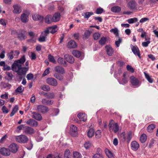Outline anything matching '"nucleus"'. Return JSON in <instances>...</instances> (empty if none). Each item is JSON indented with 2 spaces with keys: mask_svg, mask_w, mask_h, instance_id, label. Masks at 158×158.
<instances>
[{
  "mask_svg": "<svg viewBox=\"0 0 158 158\" xmlns=\"http://www.w3.org/2000/svg\"><path fill=\"white\" fill-rule=\"evenodd\" d=\"M18 145L15 143L11 144L9 146V150L11 152L15 153L18 150Z\"/></svg>",
  "mask_w": 158,
  "mask_h": 158,
  "instance_id": "14",
  "label": "nucleus"
},
{
  "mask_svg": "<svg viewBox=\"0 0 158 158\" xmlns=\"http://www.w3.org/2000/svg\"><path fill=\"white\" fill-rule=\"evenodd\" d=\"M106 41V38L105 37H103L101 38L99 41V43L100 45H103L105 44Z\"/></svg>",
  "mask_w": 158,
  "mask_h": 158,
  "instance_id": "41",
  "label": "nucleus"
},
{
  "mask_svg": "<svg viewBox=\"0 0 158 158\" xmlns=\"http://www.w3.org/2000/svg\"><path fill=\"white\" fill-rule=\"evenodd\" d=\"M7 56H8V58L10 60L12 59L14 57L12 51L8 53L7 54Z\"/></svg>",
  "mask_w": 158,
  "mask_h": 158,
  "instance_id": "60",
  "label": "nucleus"
},
{
  "mask_svg": "<svg viewBox=\"0 0 158 158\" xmlns=\"http://www.w3.org/2000/svg\"><path fill=\"white\" fill-rule=\"evenodd\" d=\"M77 128L76 126L73 125H71L70 126V132L72 135L73 133H77Z\"/></svg>",
  "mask_w": 158,
  "mask_h": 158,
  "instance_id": "31",
  "label": "nucleus"
},
{
  "mask_svg": "<svg viewBox=\"0 0 158 158\" xmlns=\"http://www.w3.org/2000/svg\"><path fill=\"white\" fill-rule=\"evenodd\" d=\"M1 86L4 88H10L11 86V85L9 83L4 82H1Z\"/></svg>",
  "mask_w": 158,
  "mask_h": 158,
  "instance_id": "52",
  "label": "nucleus"
},
{
  "mask_svg": "<svg viewBox=\"0 0 158 158\" xmlns=\"http://www.w3.org/2000/svg\"><path fill=\"white\" fill-rule=\"evenodd\" d=\"M100 36V34L98 32L95 33L93 35V37L94 40H97Z\"/></svg>",
  "mask_w": 158,
  "mask_h": 158,
  "instance_id": "61",
  "label": "nucleus"
},
{
  "mask_svg": "<svg viewBox=\"0 0 158 158\" xmlns=\"http://www.w3.org/2000/svg\"><path fill=\"white\" fill-rule=\"evenodd\" d=\"M132 138V133L131 132H129L128 134L127 135V142L128 143H129L130 142V140H131V139Z\"/></svg>",
  "mask_w": 158,
  "mask_h": 158,
  "instance_id": "54",
  "label": "nucleus"
},
{
  "mask_svg": "<svg viewBox=\"0 0 158 158\" xmlns=\"http://www.w3.org/2000/svg\"><path fill=\"white\" fill-rule=\"evenodd\" d=\"M87 136L89 138H91L94 136V129L90 128L87 131Z\"/></svg>",
  "mask_w": 158,
  "mask_h": 158,
  "instance_id": "29",
  "label": "nucleus"
},
{
  "mask_svg": "<svg viewBox=\"0 0 158 158\" xmlns=\"http://www.w3.org/2000/svg\"><path fill=\"white\" fill-rule=\"evenodd\" d=\"M58 62L60 64H66V62L65 61L63 58H59L57 60Z\"/></svg>",
  "mask_w": 158,
  "mask_h": 158,
  "instance_id": "55",
  "label": "nucleus"
},
{
  "mask_svg": "<svg viewBox=\"0 0 158 158\" xmlns=\"http://www.w3.org/2000/svg\"><path fill=\"white\" fill-rule=\"evenodd\" d=\"M16 141L21 143H27L28 140V137L24 135H20L15 137Z\"/></svg>",
  "mask_w": 158,
  "mask_h": 158,
  "instance_id": "5",
  "label": "nucleus"
},
{
  "mask_svg": "<svg viewBox=\"0 0 158 158\" xmlns=\"http://www.w3.org/2000/svg\"><path fill=\"white\" fill-rule=\"evenodd\" d=\"M77 46L75 42L73 40L69 41L67 44L68 47L70 48H75Z\"/></svg>",
  "mask_w": 158,
  "mask_h": 158,
  "instance_id": "25",
  "label": "nucleus"
},
{
  "mask_svg": "<svg viewBox=\"0 0 158 158\" xmlns=\"http://www.w3.org/2000/svg\"><path fill=\"white\" fill-rule=\"evenodd\" d=\"M46 81L48 84L53 86H56L57 85V81L53 78L50 77L47 78Z\"/></svg>",
  "mask_w": 158,
  "mask_h": 158,
  "instance_id": "10",
  "label": "nucleus"
},
{
  "mask_svg": "<svg viewBox=\"0 0 158 158\" xmlns=\"http://www.w3.org/2000/svg\"><path fill=\"white\" fill-rule=\"evenodd\" d=\"M138 21V19L136 18H131L127 20V22L129 23H132L134 22H136Z\"/></svg>",
  "mask_w": 158,
  "mask_h": 158,
  "instance_id": "51",
  "label": "nucleus"
},
{
  "mask_svg": "<svg viewBox=\"0 0 158 158\" xmlns=\"http://www.w3.org/2000/svg\"><path fill=\"white\" fill-rule=\"evenodd\" d=\"M48 34L45 31L43 32L40 37L39 38L38 40L40 42H44L45 40V37L47 36Z\"/></svg>",
  "mask_w": 158,
  "mask_h": 158,
  "instance_id": "26",
  "label": "nucleus"
},
{
  "mask_svg": "<svg viewBox=\"0 0 158 158\" xmlns=\"http://www.w3.org/2000/svg\"><path fill=\"white\" fill-rule=\"evenodd\" d=\"M144 74L145 77L147 80L150 83H152L153 82V79L150 76L149 74L147 73L146 72H144Z\"/></svg>",
  "mask_w": 158,
  "mask_h": 158,
  "instance_id": "36",
  "label": "nucleus"
},
{
  "mask_svg": "<svg viewBox=\"0 0 158 158\" xmlns=\"http://www.w3.org/2000/svg\"><path fill=\"white\" fill-rule=\"evenodd\" d=\"M102 131L100 130L97 131L95 132V138L97 139H99L102 136Z\"/></svg>",
  "mask_w": 158,
  "mask_h": 158,
  "instance_id": "45",
  "label": "nucleus"
},
{
  "mask_svg": "<svg viewBox=\"0 0 158 158\" xmlns=\"http://www.w3.org/2000/svg\"><path fill=\"white\" fill-rule=\"evenodd\" d=\"M147 139V136L145 134H143L140 138V140L142 143H144Z\"/></svg>",
  "mask_w": 158,
  "mask_h": 158,
  "instance_id": "46",
  "label": "nucleus"
},
{
  "mask_svg": "<svg viewBox=\"0 0 158 158\" xmlns=\"http://www.w3.org/2000/svg\"><path fill=\"white\" fill-rule=\"evenodd\" d=\"M155 128V125L153 124H151L149 125L147 128V131L149 132H151L153 131L154 128Z\"/></svg>",
  "mask_w": 158,
  "mask_h": 158,
  "instance_id": "39",
  "label": "nucleus"
},
{
  "mask_svg": "<svg viewBox=\"0 0 158 158\" xmlns=\"http://www.w3.org/2000/svg\"><path fill=\"white\" fill-rule=\"evenodd\" d=\"M18 37L21 40H23L25 39V36L22 33H19L18 35Z\"/></svg>",
  "mask_w": 158,
  "mask_h": 158,
  "instance_id": "62",
  "label": "nucleus"
},
{
  "mask_svg": "<svg viewBox=\"0 0 158 158\" xmlns=\"http://www.w3.org/2000/svg\"><path fill=\"white\" fill-rule=\"evenodd\" d=\"M7 21L4 19H0V24L5 27L6 25Z\"/></svg>",
  "mask_w": 158,
  "mask_h": 158,
  "instance_id": "57",
  "label": "nucleus"
},
{
  "mask_svg": "<svg viewBox=\"0 0 158 158\" xmlns=\"http://www.w3.org/2000/svg\"><path fill=\"white\" fill-rule=\"evenodd\" d=\"M54 77L60 81L63 79V76L60 74L56 73L54 74Z\"/></svg>",
  "mask_w": 158,
  "mask_h": 158,
  "instance_id": "50",
  "label": "nucleus"
},
{
  "mask_svg": "<svg viewBox=\"0 0 158 158\" xmlns=\"http://www.w3.org/2000/svg\"><path fill=\"white\" fill-rule=\"evenodd\" d=\"M19 110L18 106L17 105L15 106L13 108L12 112H11L10 116H13Z\"/></svg>",
  "mask_w": 158,
  "mask_h": 158,
  "instance_id": "37",
  "label": "nucleus"
},
{
  "mask_svg": "<svg viewBox=\"0 0 158 158\" xmlns=\"http://www.w3.org/2000/svg\"><path fill=\"white\" fill-rule=\"evenodd\" d=\"M127 74V73L126 72H125L124 73L123 75V78L122 80L119 81V83L120 84L124 85L127 83V78L126 77V76Z\"/></svg>",
  "mask_w": 158,
  "mask_h": 158,
  "instance_id": "22",
  "label": "nucleus"
},
{
  "mask_svg": "<svg viewBox=\"0 0 158 158\" xmlns=\"http://www.w3.org/2000/svg\"><path fill=\"white\" fill-rule=\"evenodd\" d=\"M53 102L52 100H47L45 98H43L42 100V103L44 104L48 105H51L53 104Z\"/></svg>",
  "mask_w": 158,
  "mask_h": 158,
  "instance_id": "28",
  "label": "nucleus"
},
{
  "mask_svg": "<svg viewBox=\"0 0 158 158\" xmlns=\"http://www.w3.org/2000/svg\"><path fill=\"white\" fill-rule=\"evenodd\" d=\"M29 69V67H12V70L17 73L18 75L22 76L25 75Z\"/></svg>",
  "mask_w": 158,
  "mask_h": 158,
  "instance_id": "1",
  "label": "nucleus"
},
{
  "mask_svg": "<svg viewBox=\"0 0 158 158\" xmlns=\"http://www.w3.org/2000/svg\"><path fill=\"white\" fill-rule=\"evenodd\" d=\"M24 90L23 88L21 86L18 87L15 90L16 92L22 93L23 92Z\"/></svg>",
  "mask_w": 158,
  "mask_h": 158,
  "instance_id": "56",
  "label": "nucleus"
},
{
  "mask_svg": "<svg viewBox=\"0 0 158 158\" xmlns=\"http://www.w3.org/2000/svg\"><path fill=\"white\" fill-rule=\"evenodd\" d=\"M29 14L28 13H23L20 16V19L22 22L23 23H26L29 20Z\"/></svg>",
  "mask_w": 158,
  "mask_h": 158,
  "instance_id": "8",
  "label": "nucleus"
},
{
  "mask_svg": "<svg viewBox=\"0 0 158 158\" xmlns=\"http://www.w3.org/2000/svg\"><path fill=\"white\" fill-rule=\"evenodd\" d=\"M45 22L48 24L51 23L52 22V16L50 15H48L46 16L45 19Z\"/></svg>",
  "mask_w": 158,
  "mask_h": 158,
  "instance_id": "30",
  "label": "nucleus"
},
{
  "mask_svg": "<svg viewBox=\"0 0 158 158\" xmlns=\"http://www.w3.org/2000/svg\"><path fill=\"white\" fill-rule=\"evenodd\" d=\"M64 158H71V155H70V152L69 150L66 149L65 151Z\"/></svg>",
  "mask_w": 158,
  "mask_h": 158,
  "instance_id": "44",
  "label": "nucleus"
},
{
  "mask_svg": "<svg viewBox=\"0 0 158 158\" xmlns=\"http://www.w3.org/2000/svg\"><path fill=\"white\" fill-rule=\"evenodd\" d=\"M127 2V6L130 10H135L137 9V4L135 0H125Z\"/></svg>",
  "mask_w": 158,
  "mask_h": 158,
  "instance_id": "3",
  "label": "nucleus"
},
{
  "mask_svg": "<svg viewBox=\"0 0 158 158\" xmlns=\"http://www.w3.org/2000/svg\"><path fill=\"white\" fill-rule=\"evenodd\" d=\"M131 49L132 52L135 56H137L139 58H141L140 52L137 46H133Z\"/></svg>",
  "mask_w": 158,
  "mask_h": 158,
  "instance_id": "16",
  "label": "nucleus"
},
{
  "mask_svg": "<svg viewBox=\"0 0 158 158\" xmlns=\"http://www.w3.org/2000/svg\"><path fill=\"white\" fill-rule=\"evenodd\" d=\"M57 30V27L54 25L52 27H48L45 31L48 34L49 33L53 34L56 32Z\"/></svg>",
  "mask_w": 158,
  "mask_h": 158,
  "instance_id": "11",
  "label": "nucleus"
},
{
  "mask_svg": "<svg viewBox=\"0 0 158 158\" xmlns=\"http://www.w3.org/2000/svg\"><path fill=\"white\" fill-rule=\"evenodd\" d=\"M60 15L59 13H56L52 16V21L56 22L59 21L60 19Z\"/></svg>",
  "mask_w": 158,
  "mask_h": 158,
  "instance_id": "17",
  "label": "nucleus"
},
{
  "mask_svg": "<svg viewBox=\"0 0 158 158\" xmlns=\"http://www.w3.org/2000/svg\"><path fill=\"white\" fill-rule=\"evenodd\" d=\"M54 70L55 72L61 74H63L65 73L64 69L59 66L55 67L54 68Z\"/></svg>",
  "mask_w": 158,
  "mask_h": 158,
  "instance_id": "20",
  "label": "nucleus"
},
{
  "mask_svg": "<svg viewBox=\"0 0 158 158\" xmlns=\"http://www.w3.org/2000/svg\"><path fill=\"white\" fill-rule=\"evenodd\" d=\"M106 51L107 54L109 56H111L114 52V50L111 46L109 45H106L105 47Z\"/></svg>",
  "mask_w": 158,
  "mask_h": 158,
  "instance_id": "21",
  "label": "nucleus"
},
{
  "mask_svg": "<svg viewBox=\"0 0 158 158\" xmlns=\"http://www.w3.org/2000/svg\"><path fill=\"white\" fill-rule=\"evenodd\" d=\"M93 158H103V157L101 153H98L94 155Z\"/></svg>",
  "mask_w": 158,
  "mask_h": 158,
  "instance_id": "53",
  "label": "nucleus"
},
{
  "mask_svg": "<svg viewBox=\"0 0 158 158\" xmlns=\"http://www.w3.org/2000/svg\"><path fill=\"white\" fill-rule=\"evenodd\" d=\"M127 69L128 71L131 73H133L134 72V69L130 65H127Z\"/></svg>",
  "mask_w": 158,
  "mask_h": 158,
  "instance_id": "63",
  "label": "nucleus"
},
{
  "mask_svg": "<svg viewBox=\"0 0 158 158\" xmlns=\"http://www.w3.org/2000/svg\"><path fill=\"white\" fill-rule=\"evenodd\" d=\"M105 152L106 155L109 158H114L113 154L108 149H105Z\"/></svg>",
  "mask_w": 158,
  "mask_h": 158,
  "instance_id": "32",
  "label": "nucleus"
},
{
  "mask_svg": "<svg viewBox=\"0 0 158 158\" xmlns=\"http://www.w3.org/2000/svg\"><path fill=\"white\" fill-rule=\"evenodd\" d=\"M25 126L23 125H21L17 127L16 131L18 132H19L21 130L23 129V132L24 131V128Z\"/></svg>",
  "mask_w": 158,
  "mask_h": 158,
  "instance_id": "58",
  "label": "nucleus"
},
{
  "mask_svg": "<svg viewBox=\"0 0 158 158\" xmlns=\"http://www.w3.org/2000/svg\"><path fill=\"white\" fill-rule=\"evenodd\" d=\"M8 93L5 92V94L0 96V98L2 99H6L8 98Z\"/></svg>",
  "mask_w": 158,
  "mask_h": 158,
  "instance_id": "59",
  "label": "nucleus"
},
{
  "mask_svg": "<svg viewBox=\"0 0 158 158\" xmlns=\"http://www.w3.org/2000/svg\"><path fill=\"white\" fill-rule=\"evenodd\" d=\"M91 34L89 30H86L85 32L83 38L84 39H87L90 36Z\"/></svg>",
  "mask_w": 158,
  "mask_h": 158,
  "instance_id": "47",
  "label": "nucleus"
},
{
  "mask_svg": "<svg viewBox=\"0 0 158 158\" xmlns=\"http://www.w3.org/2000/svg\"><path fill=\"white\" fill-rule=\"evenodd\" d=\"M74 158H81L82 156L79 152H74L73 153Z\"/></svg>",
  "mask_w": 158,
  "mask_h": 158,
  "instance_id": "48",
  "label": "nucleus"
},
{
  "mask_svg": "<svg viewBox=\"0 0 158 158\" xmlns=\"http://www.w3.org/2000/svg\"><path fill=\"white\" fill-rule=\"evenodd\" d=\"M103 11V9L101 7H99L97 9L96 13L98 14H101L102 13Z\"/></svg>",
  "mask_w": 158,
  "mask_h": 158,
  "instance_id": "64",
  "label": "nucleus"
},
{
  "mask_svg": "<svg viewBox=\"0 0 158 158\" xmlns=\"http://www.w3.org/2000/svg\"><path fill=\"white\" fill-rule=\"evenodd\" d=\"M130 81L131 84L133 86L138 87L140 85V84L139 80L134 76L130 77Z\"/></svg>",
  "mask_w": 158,
  "mask_h": 158,
  "instance_id": "6",
  "label": "nucleus"
},
{
  "mask_svg": "<svg viewBox=\"0 0 158 158\" xmlns=\"http://www.w3.org/2000/svg\"><path fill=\"white\" fill-rule=\"evenodd\" d=\"M93 15V13L92 12L83 13L82 14V15L84 16V18H88Z\"/></svg>",
  "mask_w": 158,
  "mask_h": 158,
  "instance_id": "38",
  "label": "nucleus"
},
{
  "mask_svg": "<svg viewBox=\"0 0 158 158\" xmlns=\"http://www.w3.org/2000/svg\"><path fill=\"white\" fill-rule=\"evenodd\" d=\"M29 56L32 60H35L36 58V54L34 52H29Z\"/></svg>",
  "mask_w": 158,
  "mask_h": 158,
  "instance_id": "42",
  "label": "nucleus"
},
{
  "mask_svg": "<svg viewBox=\"0 0 158 158\" xmlns=\"http://www.w3.org/2000/svg\"><path fill=\"white\" fill-rule=\"evenodd\" d=\"M77 117L80 119V121L85 122L86 121L87 119L86 115L85 114L80 113L77 114Z\"/></svg>",
  "mask_w": 158,
  "mask_h": 158,
  "instance_id": "24",
  "label": "nucleus"
},
{
  "mask_svg": "<svg viewBox=\"0 0 158 158\" xmlns=\"http://www.w3.org/2000/svg\"><path fill=\"white\" fill-rule=\"evenodd\" d=\"M26 60L25 56H23L19 59L15 61L12 65V67H19L22 66L21 64H23Z\"/></svg>",
  "mask_w": 158,
  "mask_h": 158,
  "instance_id": "4",
  "label": "nucleus"
},
{
  "mask_svg": "<svg viewBox=\"0 0 158 158\" xmlns=\"http://www.w3.org/2000/svg\"><path fill=\"white\" fill-rule=\"evenodd\" d=\"M14 10L13 12L15 14H19L22 11V9L21 7L18 4H16L13 6Z\"/></svg>",
  "mask_w": 158,
  "mask_h": 158,
  "instance_id": "13",
  "label": "nucleus"
},
{
  "mask_svg": "<svg viewBox=\"0 0 158 158\" xmlns=\"http://www.w3.org/2000/svg\"><path fill=\"white\" fill-rule=\"evenodd\" d=\"M44 95L45 97L49 98H53L55 96V95L53 93H45Z\"/></svg>",
  "mask_w": 158,
  "mask_h": 158,
  "instance_id": "40",
  "label": "nucleus"
},
{
  "mask_svg": "<svg viewBox=\"0 0 158 158\" xmlns=\"http://www.w3.org/2000/svg\"><path fill=\"white\" fill-rule=\"evenodd\" d=\"M121 10V8L118 6H114L111 8V11L115 13L118 12L120 11Z\"/></svg>",
  "mask_w": 158,
  "mask_h": 158,
  "instance_id": "35",
  "label": "nucleus"
},
{
  "mask_svg": "<svg viewBox=\"0 0 158 158\" xmlns=\"http://www.w3.org/2000/svg\"><path fill=\"white\" fill-rule=\"evenodd\" d=\"M120 139L123 142H124L126 140L127 137L126 136V133L125 132H123L121 134Z\"/></svg>",
  "mask_w": 158,
  "mask_h": 158,
  "instance_id": "43",
  "label": "nucleus"
},
{
  "mask_svg": "<svg viewBox=\"0 0 158 158\" xmlns=\"http://www.w3.org/2000/svg\"><path fill=\"white\" fill-rule=\"evenodd\" d=\"M73 55L77 58L79 57L81 55V52L79 51L74 50L72 52Z\"/></svg>",
  "mask_w": 158,
  "mask_h": 158,
  "instance_id": "34",
  "label": "nucleus"
},
{
  "mask_svg": "<svg viewBox=\"0 0 158 158\" xmlns=\"http://www.w3.org/2000/svg\"><path fill=\"white\" fill-rule=\"evenodd\" d=\"M109 129L110 132H114V133H116L118 131L119 126L117 123H114V121L110 120L109 123Z\"/></svg>",
  "mask_w": 158,
  "mask_h": 158,
  "instance_id": "2",
  "label": "nucleus"
},
{
  "mask_svg": "<svg viewBox=\"0 0 158 158\" xmlns=\"http://www.w3.org/2000/svg\"><path fill=\"white\" fill-rule=\"evenodd\" d=\"M118 31V30L117 28H115L111 29L110 30V32L114 34L116 37H117L119 36Z\"/></svg>",
  "mask_w": 158,
  "mask_h": 158,
  "instance_id": "33",
  "label": "nucleus"
},
{
  "mask_svg": "<svg viewBox=\"0 0 158 158\" xmlns=\"http://www.w3.org/2000/svg\"><path fill=\"white\" fill-rule=\"evenodd\" d=\"M35 131L33 128L27 126H25L24 128L23 132L29 135H32L34 133Z\"/></svg>",
  "mask_w": 158,
  "mask_h": 158,
  "instance_id": "9",
  "label": "nucleus"
},
{
  "mask_svg": "<svg viewBox=\"0 0 158 158\" xmlns=\"http://www.w3.org/2000/svg\"><path fill=\"white\" fill-rule=\"evenodd\" d=\"M32 117L33 118L39 121L42 120V117L40 114L36 112H32Z\"/></svg>",
  "mask_w": 158,
  "mask_h": 158,
  "instance_id": "19",
  "label": "nucleus"
},
{
  "mask_svg": "<svg viewBox=\"0 0 158 158\" xmlns=\"http://www.w3.org/2000/svg\"><path fill=\"white\" fill-rule=\"evenodd\" d=\"M64 59L68 62L70 63H73L74 61V59L73 56L71 55L66 54L64 56Z\"/></svg>",
  "mask_w": 158,
  "mask_h": 158,
  "instance_id": "18",
  "label": "nucleus"
},
{
  "mask_svg": "<svg viewBox=\"0 0 158 158\" xmlns=\"http://www.w3.org/2000/svg\"><path fill=\"white\" fill-rule=\"evenodd\" d=\"M42 89L44 91H48L50 90L49 87L48 85H44L41 87Z\"/></svg>",
  "mask_w": 158,
  "mask_h": 158,
  "instance_id": "49",
  "label": "nucleus"
},
{
  "mask_svg": "<svg viewBox=\"0 0 158 158\" xmlns=\"http://www.w3.org/2000/svg\"><path fill=\"white\" fill-rule=\"evenodd\" d=\"M32 17L33 20L35 21L40 20L41 21L43 19V16L37 14H35L33 15Z\"/></svg>",
  "mask_w": 158,
  "mask_h": 158,
  "instance_id": "27",
  "label": "nucleus"
},
{
  "mask_svg": "<svg viewBox=\"0 0 158 158\" xmlns=\"http://www.w3.org/2000/svg\"><path fill=\"white\" fill-rule=\"evenodd\" d=\"M0 152L3 155L8 156L10 154V151L9 149L3 148L0 150Z\"/></svg>",
  "mask_w": 158,
  "mask_h": 158,
  "instance_id": "15",
  "label": "nucleus"
},
{
  "mask_svg": "<svg viewBox=\"0 0 158 158\" xmlns=\"http://www.w3.org/2000/svg\"><path fill=\"white\" fill-rule=\"evenodd\" d=\"M131 148L134 151H136L138 149L139 144L136 141H133L131 143Z\"/></svg>",
  "mask_w": 158,
  "mask_h": 158,
  "instance_id": "23",
  "label": "nucleus"
},
{
  "mask_svg": "<svg viewBox=\"0 0 158 158\" xmlns=\"http://www.w3.org/2000/svg\"><path fill=\"white\" fill-rule=\"evenodd\" d=\"M38 111L43 114L46 113L48 110V108L46 106L42 105H40L38 106L37 107Z\"/></svg>",
  "mask_w": 158,
  "mask_h": 158,
  "instance_id": "7",
  "label": "nucleus"
},
{
  "mask_svg": "<svg viewBox=\"0 0 158 158\" xmlns=\"http://www.w3.org/2000/svg\"><path fill=\"white\" fill-rule=\"evenodd\" d=\"M26 123L28 125L33 127H37L38 125V122L34 119L31 118L27 121Z\"/></svg>",
  "mask_w": 158,
  "mask_h": 158,
  "instance_id": "12",
  "label": "nucleus"
}]
</instances>
